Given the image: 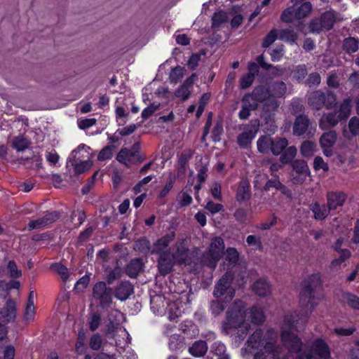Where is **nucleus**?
Instances as JSON below:
<instances>
[{
  "instance_id": "nucleus-32",
  "label": "nucleus",
  "mask_w": 359,
  "mask_h": 359,
  "mask_svg": "<svg viewBox=\"0 0 359 359\" xmlns=\"http://www.w3.org/2000/svg\"><path fill=\"white\" fill-rule=\"evenodd\" d=\"M249 318L255 325H260L265 320V316L262 308L254 306L249 309Z\"/></svg>"
},
{
  "instance_id": "nucleus-42",
  "label": "nucleus",
  "mask_w": 359,
  "mask_h": 359,
  "mask_svg": "<svg viewBox=\"0 0 359 359\" xmlns=\"http://www.w3.org/2000/svg\"><path fill=\"white\" fill-rule=\"evenodd\" d=\"M351 100L345 99L339 106V115L340 120H346L351 114Z\"/></svg>"
},
{
  "instance_id": "nucleus-1",
  "label": "nucleus",
  "mask_w": 359,
  "mask_h": 359,
  "mask_svg": "<svg viewBox=\"0 0 359 359\" xmlns=\"http://www.w3.org/2000/svg\"><path fill=\"white\" fill-rule=\"evenodd\" d=\"M278 334L273 329H269L266 332L257 329L248 338L245 349L251 353L257 350L254 359H291L289 355H284L282 347L277 345Z\"/></svg>"
},
{
  "instance_id": "nucleus-19",
  "label": "nucleus",
  "mask_w": 359,
  "mask_h": 359,
  "mask_svg": "<svg viewBox=\"0 0 359 359\" xmlns=\"http://www.w3.org/2000/svg\"><path fill=\"white\" fill-rule=\"evenodd\" d=\"M326 198L327 205L331 211L344 205L346 195L341 191H330L327 192Z\"/></svg>"
},
{
  "instance_id": "nucleus-16",
  "label": "nucleus",
  "mask_w": 359,
  "mask_h": 359,
  "mask_svg": "<svg viewBox=\"0 0 359 359\" xmlns=\"http://www.w3.org/2000/svg\"><path fill=\"white\" fill-rule=\"evenodd\" d=\"M60 217V214L57 211L46 212L44 215L36 220H32L28 224V229H42L57 221Z\"/></svg>"
},
{
  "instance_id": "nucleus-18",
  "label": "nucleus",
  "mask_w": 359,
  "mask_h": 359,
  "mask_svg": "<svg viewBox=\"0 0 359 359\" xmlns=\"http://www.w3.org/2000/svg\"><path fill=\"white\" fill-rule=\"evenodd\" d=\"M175 262H177L175 256L170 252L164 251L160 253L158 265L161 274L165 276L169 273Z\"/></svg>"
},
{
  "instance_id": "nucleus-12",
  "label": "nucleus",
  "mask_w": 359,
  "mask_h": 359,
  "mask_svg": "<svg viewBox=\"0 0 359 359\" xmlns=\"http://www.w3.org/2000/svg\"><path fill=\"white\" fill-rule=\"evenodd\" d=\"M93 297L102 308L107 309L112 303V290L104 282H98L93 287Z\"/></svg>"
},
{
  "instance_id": "nucleus-40",
  "label": "nucleus",
  "mask_w": 359,
  "mask_h": 359,
  "mask_svg": "<svg viewBox=\"0 0 359 359\" xmlns=\"http://www.w3.org/2000/svg\"><path fill=\"white\" fill-rule=\"evenodd\" d=\"M29 140L22 135L15 137L13 141V147L18 151H25L29 147Z\"/></svg>"
},
{
  "instance_id": "nucleus-48",
  "label": "nucleus",
  "mask_w": 359,
  "mask_h": 359,
  "mask_svg": "<svg viewBox=\"0 0 359 359\" xmlns=\"http://www.w3.org/2000/svg\"><path fill=\"white\" fill-rule=\"evenodd\" d=\"M316 144L311 141L304 142L300 148L301 154L305 157H310L313 154Z\"/></svg>"
},
{
  "instance_id": "nucleus-45",
  "label": "nucleus",
  "mask_w": 359,
  "mask_h": 359,
  "mask_svg": "<svg viewBox=\"0 0 359 359\" xmlns=\"http://www.w3.org/2000/svg\"><path fill=\"white\" fill-rule=\"evenodd\" d=\"M348 129L351 135H345L348 139H351L353 137L359 134V118L354 116L352 117L348 123Z\"/></svg>"
},
{
  "instance_id": "nucleus-47",
  "label": "nucleus",
  "mask_w": 359,
  "mask_h": 359,
  "mask_svg": "<svg viewBox=\"0 0 359 359\" xmlns=\"http://www.w3.org/2000/svg\"><path fill=\"white\" fill-rule=\"evenodd\" d=\"M271 188H275L280 191H284L286 189V187L280 182L277 175H274L273 178L269 180L264 186V189L266 191H269Z\"/></svg>"
},
{
  "instance_id": "nucleus-46",
  "label": "nucleus",
  "mask_w": 359,
  "mask_h": 359,
  "mask_svg": "<svg viewBox=\"0 0 359 359\" xmlns=\"http://www.w3.org/2000/svg\"><path fill=\"white\" fill-rule=\"evenodd\" d=\"M227 13L223 11H219L214 13L212 21L213 27H219L222 23L227 21Z\"/></svg>"
},
{
  "instance_id": "nucleus-34",
  "label": "nucleus",
  "mask_w": 359,
  "mask_h": 359,
  "mask_svg": "<svg viewBox=\"0 0 359 359\" xmlns=\"http://www.w3.org/2000/svg\"><path fill=\"white\" fill-rule=\"evenodd\" d=\"M228 303L224 299H216L210 302V311L214 316H218L222 314L226 307Z\"/></svg>"
},
{
  "instance_id": "nucleus-55",
  "label": "nucleus",
  "mask_w": 359,
  "mask_h": 359,
  "mask_svg": "<svg viewBox=\"0 0 359 359\" xmlns=\"http://www.w3.org/2000/svg\"><path fill=\"white\" fill-rule=\"evenodd\" d=\"M114 149V146L108 145L104 147L98 154L97 159L99 161H104L110 159L112 156V152Z\"/></svg>"
},
{
  "instance_id": "nucleus-60",
  "label": "nucleus",
  "mask_w": 359,
  "mask_h": 359,
  "mask_svg": "<svg viewBox=\"0 0 359 359\" xmlns=\"http://www.w3.org/2000/svg\"><path fill=\"white\" fill-rule=\"evenodd\" d=\"M122 317L123 314L121 311L114 309L109 313L107 321L111 323H117V325H120Z\"/></svg>"
},
{
  "instance_id": "nucleus-29",
  "label": "nucleus",
  "mask_w": 359,
  "mask_h": 359,
  "mask_svg": "<svg viewBox=\"0 0 359 359\" xmlns=\"http://www.w3.org/2000/svg\"><path fill=\"white\" fill-rule=\"evenodd\" d=\"M143 263L140 259H132L126 266V273L130 278H136L142 269Z\"/></svg>"
},
{
  "instance_id": "nucleus-22",
  "label": "nucleus",
  "mask_w": 359,
  "mask_h": 359,
  "mask_svg": "<svg viewBox=\"0 0 359 359\" xmlns=\"http://www.w3.org/2000/svg\"><path fill=\"white\" fill-rule=\"evenodd\" d=\"M310 121L309 118L304 114L296 117L293 125V134L296 136H300L305 134L309 128Z\"/></svg>"
},
{
  "instance_id": "nucleus-38",
  "label": "nucleus",
  "mask_w": 359,
  "mask_h": 359,
  "mask_svg": "<svg viewBox=\"0 0 359 359\" xmlns=\"http://www.w3.org/2000/svg\"><path fill=\"white\" fill-rule=\"evenodd\" d=\"M211 353L217 356V359H230L226 353V346L220 341H215L211 346Z\"/></svg>"
},
{
  "instance_id": "nucleus-26",
  "label": "nucleus",
  "mask_w": 359,
  "mask_h": 359,
  "mask_svg": "<svg viewBox=\"0 0 359 359\" xmlns=\"http://www.w3.org/2000/svg\"><path fill=\"white\" fill-rule=\"evenodd\" d=\"M137 156L138 154L135 151H131L128 148H122L118 153L116 158L119 163L128 168L133 158Z\"/></svg>"
},
{
  "instance_id": "nucleus-35",
  "label": "nucleus",
  "mask_w": 359,
  "mask_h": 359,
  "mask_svg": "<svg viewBox=\"0 0 359 359\" xmlns=\"http://www.w3.org/2000/svg\"><path fill=\"white\" fill-rule=\"evenodd\" d=\"M337 140V133L334 130H330L322 135L320 138L321 147H332Z\"/></svg>"
},
{
  "instance_id": "nucleus-11",
  "label": "nucleus",
  "mask_w": 359,
  "mask_h": 359,
  "mask_svg": "<svg viewBox=\"0 0 359 359\" xmlns=\"http://www.w3.org/2000/svg\"><path fill=\"white\" fill-rule=\"evenodd\" d=\"M311 10L312 5L310 2H303L299 7L291 6L286 8L281 14L280 18L285 22H290L294 19L301 20L306 17Z\"/></svg>"
},
{
  "instance_id": "nucleus-9",
  "label": "nucleus",
  "mask_w": 359,
  "mask_h": 359,
  "mask_svg": "<svg viewBox=\"0 0 359 359\" xmlns=\"http://www.w3.org/2000/svg\"><path fill=\"white\" fill-rule=\"evenodd\" d=\"M224 250V241L221 237L214 238L210 245L209 250L203 255V264L214 268L221 258Z\"/></svg>"
},
{
  "instance_id": "nucleus-8",
  "label": "nucleus",
  "mask_w": 359,
  "mask_h": 359,
  "mask_svg": "<svg viewBox=\"0 0 359 359\" xmlns=\"http://www.w3.org/2000/svg\"><path fill=\"white\" fill-rule=\"evenodd\" d=\"M330 351L326 343L318 339L311 344L309 350H304L296 356V359H329Z\"/></svg>"
},
{
  "instance_id": "nucleus-59",
  "label": "nucleus",
  "mask_w": 359,
  "mask_h": 359,
  "mask_svg": "<svg viewBox=\"0 0 359 359\" xmlns=\"http://www.w3.org/2000/svg\"><path fill=\"white\" fill-rule=\"evenodd\" d=\"M159 107H160L159 103L154 102V103L151 104L149 106H148L147 107H146L145 109H144L143 111H142V114H141L143 119L149 118L151 116L153 115V114L156 110L158 109Z\"/></svg>"
},
{
  "instance_id": "nucleus-5",
  "label": "nucleus",
  "mask_w": 359,
  "mask_h": 359,
  "mask_svg": "<svg viewBox=\"0 0 359 359\" xmlns=\"http://www.w3.org/2000/svg\"><path fill=\"white\" fill-rule=\"evenodd\" d=\"M287 88L286 83L282 81H270L264 85L256 86L252 90V96L259 102H263L264 100L284 98L286 95Z\"/></svg>"
},
{
  "instance_id": "nucleus-15",
  "label": "nucleus",
  "mask_w": 359,
  "mask_h": 359,
  "mask_svg": "<svg viewBox=\"0 0 359 359\" xmlns=\"http://www.w3.org/2000/svg\"><path fill=\"white\" fill-rule=\"evenodd\" d=\"M259 101L252 96V92L246 94L242 99V109L238 113V117L241 120H245L250 116V111L258 108Z\"/></svg>"
},
{
  "instance_id": "nucleus-20",
  "label": "nucleus",
  "mask_w": 359,
  "mask_h": 359,
  "mask_svg": "<svg viewBox=\"0 0 359 359\" xmlns=\"http://www.w3.org/2000/svg\"><path fill=\"white\" fill-rule=\"evenodd\" d=\"M16 316L15 302L9 299L6 301V306L0 311V322L8 323L15 320Z\"/></svg>"
},
{
  "instance_id": "nucleus-61",
  "label": "nucleus",
  "mask_w": 359,
  "mask_h": 359,
  "mask_svg": "<svg viewBox=\"0 0 359 359\" xmlns=\"http://www.w3.org/2000/svg\"><path fill=\"white\" fill-rule=\"evenodd\" d=\"M278 34L276 29H272L270 32L264 37L262 46L264 48L269 47L277 39Z\"/></svg>"
},
{
  "instance_id": "nucleus-52",
  "label": "nucleus",
  "mask_w": 359,
  "mask_h": 359,
  "mask_svg": "<svg viewBox=\"0 0 359 359\" xmlns=\"http://www.w3.org/2000/svg\"><path fill=\"white\" fill-rule=\"evenodd\" d=\"M101 324V316L97 312L93 313L88 320L89 328L91 331H95Z\"/></svg>"
},
{
  "instance_id": "nucleus-53",
  "label": "nucleus",
  "mask_w": 359,
  "mask_h": 359,
  "mask_svg": "<svg viewBox=\"0 0 359 359\" xmlns=\"http://www.w3.org/2000/svg\"><path fill=\"white\" fill-rule=\"evenodd\" d=\"M225 259L231 264H235L238 259V252L236 248H229L225 252Z\"/></svg>"
},
{
  "instance_id": "nucleus-63",
  "label": "nucleus",
  "mask_w": 359,
  "mask_h": 359,
  "mask_svg": "<svg viewBox=\"0 0 359 359\" xmlns=\"http://www.w3.org/2000/svg\"><path fill=\"white\" fill-rule=\"evenodd\" d=\"M222 187L220 183L217 182H215L212 184L210 188V192L212 197L218 201H222V193H221Z\"/></svg>"
},
{
  "instance_id": "nucleus-62",
  "label": "nucleus",
  "mask_w": 359,
  "mask_h": 359,
  "mask_svg": "<svg viewBox=\"0 0 359 359\" xmlns=\"http://www.w3.org/2000/svg\"><path fill=\"white\" fill-rule=\"evenodd\" d=\"M246 243L249 246L256 247L261 250L262 248L261 238L259 236L250 235L246 238Z\"/></svg>"
},
{
  "instance_id": "nucleus-10",
  "label": "nucleus",
  "mask_w": 359,
  "mask_h": 359,
  "mask_svg": "<svg viewBox=\"0 0 359 359\" xmlns=\"http://www.w3.org/2000/svg\"><path fill=\"white\" fill-rule=\"evenodd\" d=\"M264 104L261 111V118L266 123H271V131L275 132L276 126L273 125L275 121V116L278 111L280 102L277 99H266L263 102Z\"/></svg>"
},
{
  "instance_id": "nucleus-64",
  "label": "nucleus",
  "mask_w": 359,
  "mask_h": 359,
  "mask_svg": "<svg viewBox=\"0 0 359 359\" xmlns=\"http://www.w3.org/2000/svg\"><path fill=\"white\" fill-rule=\"evenodd\" d=\"M175 95L177 97H180L182 100H186L190 95V89L181 85L175 91Z\"/></svg>"
},
{
  "instance_id": "nucleus-49",
  "label": "nucleus",
  "mask_w": 359,
  "mask_h": 359,
  "mask_svg": "<svg viewBox=\"0 0 359 359\" xmlns=\"http://www.w3.org/2000/svg\"><path fill=\"white\" fill-rule=\"evenodd\" d=\"M103 344L102 336L99 333L93 334L89 339V346L92 350L98 351Z\"/></svg>"
},
{
  "instance_id": "nucleus-3",
  "label": "nucleus",
  "mask_w": 359,
  "mask_h": 359,
  "mask_svg": "<svg viewBox=\"0 0 359 359\" xmlns=\"http://www.w3.org/2000/svg\"><path fill=\"white\" fill-rule=\"evenodd\" d=\"M320 288L321 278L319 273H313L304 280L300 292L301 311L298 313L307 314L309 317V315L318 304V291Z\"/></svg>"
},
{
  "instance_id": "nucleus-33",
  "label": "nucleus",
  "mask_w": 359,
  "mask_h": 359,
  "mask_svg": "<svg viewBox=\"0 0 359 359\" xmlns=\"http://www.w3.org/2000/svg\"><path fill=\"white\" fill-rule=\"evenodd\" d=\"M272 142L271 151L275 156L280 154L288 145V141L285 137H275Z\"/></svg>"
},
{
  "instance_id": "nucleus-36",
  "label": "nucleus",
  "mask_w": 359,
  "mask_h": 359,
  "mask_svg": "<svg viewBox=\"0 0 359 359\" xmlns=\"http://www.w3.org/2000/svg\"><path fill=\"white\" fill-rule=\"evenodd\" d=\"M311 210L314 213L315 219L319 220L325 219L330 212L327 205H320L318 203H316L312 205Z\"/></svg>"
},
{
  "instance_id": "nucleus-7",
  "label": "nucleus",
  "mask_w": 359,
  "mask_h": 359,
  "mask_svg": "<svg viewBox=\"0 0 359 359\" xmlns=\"http://www.w3.org/2000/svg\"><path fill=\"white\" fill-rule=\"evenodd\" d=\"M232 280L231 275L228 273L222 276L215 285L212 292L214 297L224 299L226 303L230 302L235 295V290L231 285Z\"/></svg>"
},
{
  "instance_id": "nucleus-27",
  "label": "nucleus",
  "mask_w": 359,
  "mask_h": 359,
  "mask_svg": "<svg viewBox=\"0 0 359 359\" xmlns=\"http://www.w3.org/2000/svg\"><path fill=\"white\" fill-rule=\"evenodd\" d=\"M173 250L174 252L172 254L175 256L177 262L182 263L187 262L188 250L184 245V240L177 241L174 246Z\"/></svg>"
},
{
  "instance_id": "nucleus-25",
  "label": "nucleus",
  "mask_w": 359,
  "mask_h": 359,
  "mask_svg": "<svg viewBox=\"0 0 359 359\" xmlns=\"http://www.w3.org/2000/svg\"><path fill=\"white\" fill-rule=\"evenodd\" d=\"M252 290L259 297H267L271 294V285L264 278L256 280L252 285Z\"/></svg>"
},
{
  "instance_id": "nucleus-31",
  "label": "nucleus",
  "mask_w": 359,
  "mask_h": 359,
  "mask_svg": "<svg viewBox=\"0 0 359 359\" xmlns=\"http://www.w3.org/2000/svg\"><path fill=\"white\" fill-rule=\"evenodd\" d=\"M250 196V185L246 182H241L236 194V200L238 202H243L249 200Z\"/></svg>"
},
{
  "instance_id": "nucleus-44",
  "label": "nucleus",
  "mask_w": 359,
  "mask_h": 359,
  "mask_svg": "<svg viewBox=\"0 0 359 359\" xmlns=\"http://www.w3.org/2000/svg\"><path fill=\"white\" fill-rule=\"evenodd\" d=\"M343 301L351 308L359 310V297L351 293H345L343 294Z\"/></svg>"
},
{
  "instance_id": "nucleus-13",
  "label": "nucleus",
  "mask_w": 359,
  "mask_h": 359,
  "mask_svg": "<svg viewBox=\"0 0 359 359\" xmlns=\"http://www.w3.org/2000/svg\"><path fill=\"white\" fill-rule=\"evenodd\" d=\"M90 149L87 147L85 144H80L76 149L73 150L69 158L68 163H71V165L74 168V172L76 174H81L88 170L93 163L89 159L87 160H81V158H84L85 156L82 155L81 156L77 157V154L83 149Z\"/></svg>"
},
{
  "instance_id": "nucleus-56",
  "label": "nucleus",
  "mask_w": 359,
  "mask_h": 359,
  "mask_svg": "<svg viewBox=\"0 0 359 359\" xmlns=\"http://www.w3.org/2000/svg\"><path fill=\"white\" fill-rule=\"evenodd\" d=\"M175 181V175L170 173L167 177L166 184L160 193L161 197H165L169 193V191L171 190V189L173 187V184H174Z\"/></svg>"
},
{
  "instance_id": "nucleus-2",
  "label": "nucleus",
  "mask_w": 359,
  "mask_h": 359,
  "mask_svg": "<svg viewBox=\"0 0 359 359\" xmlns=\"http://www.w3.org/2000/svg\"><path fill=\"white\" fill-rule=\"evenodd\" d=\"M309 317L307 314H300L297 312L287 313L284 316L281 326L280 339L283 346L289 353L304 352L302 350V339L292 331H301L306 324Z\"/></svg>"
},
{
  "instance_id": "nucleus-51",
  "label": "nucleus",
  "mask_w": 359,
  "mask_h": 359,
  "mask_svg": "<svg viewBox=\"0 0 359 359\" xmlns=\"http://www.w3.org/2000/svg\"><path fill=\"white\" fill-rule=\"evenodd\" d=\"M51 269L61 276V278L64 282L68 279V278H69L68 269L63 264H61L60 263H55L51 265Z\"/></svg>"
},
{
  "instance_id": "nucleus-6",
  "label": "nucleus",
  "mask_w": 359,
  "mask_h": 359,
  "mask_svg": "<svg viewBox=\"0 0 359 359\" xmlns=\"http://www.w3.org/2000/svg\"><path fill=\"white\" fill-rule=\"evenodd\" d=\"M308 104L313 109L320 110L323 107L332 109L337 103L335 94L330 90H313L308 93Z\"/></svg>"
},
{
  "instance_id": "nucleus-39",
  "label": "nucleus",
  "mask_w": 359,
  "mask_h": 359,
  "mask_svg": "<svg viewBox=\"0 0 359 359\" xmlns=\"http://www.w3.org/2000/svg\"><path fill=\"white\" fill-rule=\"evenodd\" d=\"M322 24L326 30L331 29L336 21V17L333 12L327 11L323 13L320 18Z\"/></svg>"
},
{
  "instance_id": "nucleus-4",
  "label": "nucleus",
  "mask_w": 359,
  "mask_h": 359,
  "mask_svg": "<svg viewBox=\"0 0 359 359\" xmlns=\"http://www.w3.org/2000/svg\"><path fill=\"white\" fill-rule=\"evenodd\" d=\"M245 304L241 300H236L227 309L226 319L222 324V332L228 334L231 330L245 325Z\"/></svg>"
},
{
  "instance_id": "nucleus-21",
  "label": "nucleus",
  "mask_w": 359,
  "mask_h": 359,
  "mask_svg": "<svg viewBox=\"0 0 359 359\" xmlns=\"http://www.w3.org/2000/svg\"><path fill=\"white\" fill-rule=\"evenodd\" d=\"M133 293V286L129 281H122L114 290L115 297L121 300L125 301Z\"/></svg>"
},
{
  "instance_id": "nucleus-24",
  "label": "nucleus",
  "mask_w": 359,
  "mask_h": 359,
  "mask_svg": "<svg viewBox=\"0 0 359 359\" xmlns=\"http://www.w3.org/2000/svg\"><path fill=\"white\" fill-rule=\"evenodd\" d=\"M339 119L335 112L324 114L319 121V127L322 130L333 128L338 123Z\"/></svg>"
},
{
  "instance_id": "nucleus-54",
  "label": "nucleus",
  "mask_w": 359,
  "mask_h": 359,
  "mask_svg": "<svg viewBox=\"0 0 359 359\" xmlns=\"http://www.w3.org/2000/svg\"><path fill=\"white\" fill-rule=\"evenodd\" d=\"M191 158V154L183 153L180 155L178 160V172L184 174L186 171V165Z\"/></svg>"
},
{
  "instance_id": "nucleus-14",
  "label": "nucleus",
  "mask_w": 359,
  "mask_h": 359,
  "mask_svg": "<svg viewBox=\"0 0 359 359\" xmlns=\"http://www.w3.org/2000/svg\"><path fill=\"white\" fill-rule=\"evenodd\" d=\"M292 167L295 172L292 179L294 184H301L304 183L306 177L310 175L309 168L304 160L296 159L293 161L292 162Z\"/></svg>"
},
{
  "instance_id": "nucleus-50",
  "label": "nucleus",
  "mask_w": 359,
  "mask_h": 359,
  "mask_svg": "<svg viewBox=\"0 0 359 359\" xmlns=\"http://www.w3.org/2000/svg\"><path fill=\"white\" fill-rule=\"evenodd\" d=\"M280 37L283 40L294 43L298 39V34L291 29H285L280 32Z\"/></svg>"
},
{
  "instance_id": "nucleus-30",
  "label": "nucleus",
  "mask_w": 359,
  "mask_h": 359,
  "mask_svg": "<svg viewBox=\"0 0 359 359\" xmlns=\"http://www.w3.org/2000/svg\"><path fill=\"white\" fill-rule=\"evenodd\" d=\"M273 138L270 135L260 136L257 141V150L261 154H267L271 151Z\"/></svg>"
},
{
  "instance_id": "nucleus-57",
  "label": "nucleus",
  "mask_w": 359,
  "mask_h": 359,
  "mask_svg": "<svg viewBox=\"0 0 359 359\" xmlns=\"http://www.w3.org/2000/svg\"><path fill=\"white\" fill-rule=\"evenodd\" d=\"M307 74V70L305 65H298L293 71V77L301 82Z\"/></svg>"
},
{
  "instance_id": "nucleus-58",
  "label": "nucleus",
  "mask_w": 359,
  "mask_h": 359,
  "mask_svg": "<svg viewBox=\"0 0 359 359\" xmlns=\"http://www.w3.org/2000/svg\"><path fill=\"white\" fill-rule=\"evenodd\" d=\"M208 163L201 162V165L198 168L197 179L200 183H203L208 177Z\"/></svg>"
},
{
  "instance_id": "nucleus-43",
  "label": "nucleus",
  "mask_w": 359,
  "mask_h": 359,
  "mask_svg": "<svg viewBox=\"0 0 359 359\" xmlns=\"http://www.w3.org/2000/svg\"><path fill=\"white\" fill-rule=\"evenodd\" d=\"M185 72L186 69L180 66L172 69L169 76L170 83H177L184 77Z\"/></svg>"
},
{
  "instance_id": "nucleus-23",
  "label": "nucleus",
  "mask_w": 359,
  "mask_h": 359,
  "mask_svg": "<svg viewBox=\"0 0 359 359\" xmlns=\"http://www.w3.org/2000/svg\"><path fill=\"white\" fill-rule=\"evenodd\" d=\"M175 233L174 231H171L162 238L156 241L154 244L151 250L152 253H161L168 246V245L174 240Z\"/></svg>"
},
{
  "instance_id": "nucleus-41",
  "label": "nucleus",
  "mask_w": 359,
  "mask_h": 359,
  "mask_svg": "<svg viewBox=\"0 0 359 359\" xmlns=\"http://www.w3.org/2000/svg\"><path fill=\"white\" fill-rule=\"evenodd\" d=\"M297 148L294 146L286 147L285 149L280 154V161L286 164L290 163L297 154Z\"/></svg>"
},
{
  "instance_id": "nucleus-17",
  "label": "nucleus",
  "mask_w": 359,
  "mask_h": 359,
  "mask_svg": "<svg viewBox=\"0 0 359 359\" xmlns=\"http://www.w3.org/2000/svg\"><path fill=\"white\" fill-rule=\"evenodd\" d=\"M257 125H248L243 133L237 137V143L242 148H248L258 132Z\"/></svg>"
},
{
  "instance_id": "nucleus-28",
  "label": "nucleus",
  "mask_w": 359,
  "mask_h": 359,
  "mask_svg": "<svg viewBox=\"0 0 359 359\" xmlns=\"http://www.w3.org/2000/svg\"><path fill=\"white\" fill-rule=\"evenodd\" d=\"M208 351V345L205 341H196L189 348V352L194 357H203Z\"/></svg>"
},
{
  "instance_id": "nucleus-37",
  "label": "nucleus",
  "mask_w": 359,
  "mask_h": 359,
  "mask_svg": "<svg viewBox=\"0 0 359 359\" xmlns=\"http://www.w3.org/2000/svg\"><path fill=\"white\" fill-rule=\"evenodd\" d=\"M343 49L348 54L355 53L359 49V39L355 37L346 38L343 41Z\"/></svg>"
}]
</instances>
